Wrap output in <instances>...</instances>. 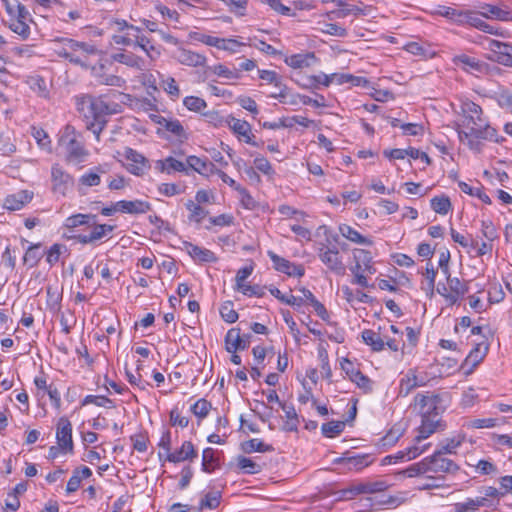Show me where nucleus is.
<instances>
[{
    "label": "nucleus",
    "instance_id": "obj_1",
    "mask_svg": "<svg viewBox=\"0 0 512 512\" xmlns=\"http://www.w3.org/2000/svg\"><path fill=\"white\" fill-rule=\"evenodd\" d=\"M107 96L95 97L85 94L76 98L77 110L84 117L87 129L93 132L97 141H100V134L107 124V117L122 111L121 104L107 101Z\"/></svg>",
    "mask_w": 512,
    "mask_h": 512
},
{
    "label": "nucleus",
    "instance_id": "obj_2",
    "mask_svg": "<svg viewBox=\"0 0 512 512\" xmlns=\"http://www.w3.org/2000/svg\"><path fill=\"white\" fill-rule=\"evenodd\" d=\"M64 227L71 232L66 236L67 239L74 240L82 245L96 244L115 229L114 225L99 224L97 215L90 213H78L67 217Z\"/></svg>",
    "mask_w": 512,
    "mask_h": 512
},
{
    "label": "nucleus",
    "instance_id": "obj_3",
    "mask_svg": "<svg viewBox=\"0 0 512 512\" xmlns=\"http://www.w3.org/2000/svg\"><path fill=\"white\" fill-rule=\"evenodd\" d=\"M58 146L68 164H80L86 161L89 156V151L85 148L81 134L76 131L74 126L69 124L61 130Z\"/></svg>",
    "mask_w": 512,
    "mask_h": 512
},
{
    "label": "nucleus",
    "instance_id": "obj_4",
    "mask_svg": "<svg viewBox=\"0 0 512 512\" xmlns=\"http://www.w3.org/2000/svg\"><path fill=\"white\" fill-rule=\"evenodd\" d=\"M61 42L63 45L57 50L58 56L85 69L90 67V56L99 53L95 45L87 42H79L70 38H63Z\"/></svg>",
    "mask_w": 512,
    "mask_h": 512
},
{
    "label": "nucleus",
    "instance_id": "obj_5",
    "mask_svg": "<svg viewBox=\"0 0 512 512\" xmlns=\"http://www.w3.org/2000/svg\"><path fill=\"white\" fill-rule=\"evenodd\" d=\"M459 140L468 146V148L476 153H480L483 148L482 140L502 142L503 137L499 138L497 130L490 126L487 121L482 125H473L465 129L458 130Z\"/></svg>",
    "mask_w": 512,
    "mask_h": 512
},
{
    "label": "nucleus",
    "instance_id": "obj_6",
    "mask_svg": "<svg viewBox=\"0 0 512 512\" xmlns=\"http://www.w3.org/2000/svg\"><path fill=\"white\" fill-rule=\"evenodd\" d=\"M1 2L12 21L10 29L23 38H27L30 33L28 25L30 13L27 8L18 0H1Z\"/></svg>",
    "mask_w": 512,
    "mask_h": 512
},
{
    "label": "nucleus",
    "instance_id": "obj_7",
    "mask_svg": "<svg viewBox=\"0 0 512 512\" xmlns=\"http://www.w3.org/2000/svg\"><path fill=\"white\" fill-rule=\"evenodd\" d=\"M353 259L355 264L350 267V271L354 276L352 283L361 287H368V280L365 274L372 275L376 272L371 253L364 249H354Z\"/></svg>",
    "mask_w": 512,
    "mask_h": 512
},
{
    "label": "nucleus",
    "instance_id": "obj_8",
    "mask_svg": "<svg viewBox=\"0 0 512 512\" xmlns=\"http://www.w3.org/2000/svg\"><path fill=\"white\" fill-rule=\"evenodd\" d=\"M385 480L353 482L348 487L335 492L336 500H350L361 494H374L387 490L390 487Z\"/></svg>",
    "mask_w": 512,
    "mask_h": 512
},
{
    "label": "nucleus",
    "instance_id": "obj_9",
    "mask_svg": "<svg viewBox=\"0 0 512 512\" xmlns=\"http://www.w3.org/2000/svg\"><path fill=\"white\" fill-rule=\"evenodd\" d=\"M427 473L435 474L442 477L445 474H456L460 467L451 458L441 454V452L434 451V453L428 457H425Z\"/></svg>",
    "mask_w": 512,
    "mask_h": 512
},
{
    "label": "nucleus",
    "instance_id": "obj_10",
    "mask_svg": "<svg viewBox=\"0 0 512 512\" xmlns=\"http://www.w3.org/2000/svg\"><path fill=\"white\" fill-rule=\"evenodd\" d=\"M441 398L438 394L426 392L418 393L414 397L413 408L416 410L421 417L432 416L438 412Z\"/></svg>",
    "mask_w": 512,
    "mask_h": 512
},
{
    "label": "nucleus",
    "instance_id": "obj_11",
    "mask_svg": "<svg viewBox=\"0 0 512 512\" xmlns=\"http://www.w3.org/2000/svg\"><path fill=\"white\" fill-rule=\"evenodd\" d=\"M52 191L65 196L74 185V178L65 171L59 164L51 167Z\"/></svg>",
    "mask_w": 512,
    "mask_h": 512
},
{
    "label": "nucleus",
    "instance_id": "obj_12",
    "mask_svg": "<svg viewBox=\"0 0 512 512\" xmlns=\"http://www.w3.org/2000/svg\"><path fill=\"white\" fill-rule=\"evenodd\" d=\"M57 444L62 448L63 454H72L74 443L72 439V424L65 416L60 417L56 425Z\"/></svg>",
    "mask_w": 512,
    "mask_h": 512
},
{
    "label": "nucleus",
    "instance_id": "obj_13",
    "mask_svg": "<svg viewBox=\"0 0 512 512\" xmlns=\"http://www.w3.org/2000/svg\"><path fill=\"white\" fill-rule=\"evenodd\" d=\"M445 275L447 278L449 293L441 292L440 285L437 287V292L445 298L448 304L453 305L468 292V285L457 277H451L450 272Z\"/></svg>",
    "mask_w": 512,
    "mask_h": 512
},
{
    "label": "nucleus",
    "instance_id": "obj_14",
    "mask_svg": "<svg viewBox=\"0 0 512 512\" xmlns=\"http://www.w3.org/2000/svg\"><path fill=\"white\" fill-rule=\"evenodd\" d=\"M123 156L127 161V170L133 175L142 176L150 167L148 160L130 147L124 149Z\"/></svg>",
    "mask_w": 512,
    "mask_h": 512
},
{
    "label": "nucleus",
    "instance_id": "obj_15",
    "mask_svg": "<svg viewBox=\"0 0 512 512\" xmlns=\"http://www.w3.org/2000/svg\"><path fill=\"white\" fill-rule=\"evenodd\" d=\"M446 424L441 420L439 413L432 416H423L421 425L418 428V434L415 436L417 442H422L436 431H442Z\"/></svg>",
    "mask_w": 512,
    "mask_h": 512
},
{
    "label": "nucleus",
    "instance_id": "obj_16",
    "mask_svg": "<svg viewBox=\"0 0 512 512\" xmlns=\"http://www.w3.org/2000/svg\"><path fill=\"white\" fill-rule=\"evenodd\" d=\"M318 256L322 263L334 273L338 275H343L345 273V266L336 247H322L319 249Z\"/></svg>",
    "mask_w": 512,
    "mask_h": 512
},
{
    "label": "nucleus",
    "instance_id": "obj_17",
    "mask_svg": "<svg viewBox=\"0 0 512 512\" xmlns=\"http://www.w3.org/2000/svg\"><path fill=\"white\" fill-rule=\"evenodd\" d=\"M488 352V344L485 341L476 343L475 347L467 355L461 364V370L465 375L471 374L475 367L479 365Z\"/></svg>",
    "mask_w": 512,
    "mask_h": 512
},
{
    "label": "nucleus",
    "instance_id": "obj_18",
    "mask_svg": "<svg viewBox=\"0 0 512 512\" xmlns=\"http://www.w3.org/2000/svg\"><path fill=\"white\" fill-rule=\"evenodd\" d=\"M334 463L341 465L344 470L359 471L369 466L372 459L368 454L351 455L350 452H346L342 457L336 458Z\"/></svg>",
    "mask_w": 512,
    "mask_h": 512
},
{
    "label": "nucleus",
    "instance_id": "obj_19",
    "mask_svg": "<svg viewBox=\"0 0 512 512\" xmlns=\"http://www.w3.org/2000/svg\"><path fill=\"white\" fill-rule=\"evenodd\" d=\"M488 49L491 52L490 59L509 66L512 63V45L498 40H489Z\"/></svg>",
    "mask_w": 512,
    "mask_h": 512
},
{
    "label": "nucleus",
    "instance_id": "obj_20",
    "mask_svg": "<svg viewBox=\"0 0 512 512\" xmlns=\"http://www.w3.org/2000/svg\"><path fill=\"white\" fill-rule=\"evenodd\" d=\"M89 69H90L91 75L101 85L121 88L126 83L125 80L120 76L113 75V74H107L105 72L106 66L102 62H99L93 66L90 65Z\"/></svg>",
    "mask_w": 512,
    "mask_h": 512
},
{
    "label": "nucleus",
    "instance_id": "obj_21",
    "mask_svg": "<svg viewBox=\"0 0 512 512\" xmlns=\"http://www.w3.org/2000/svg\"><path fill=\"white\" fill-rule=\"evenodd\" d=\"M267 254L273 263V267L277 271L287 274L288 276L302 277L304 275L305 270L302 265H296L271 250L268 251Z\"/></svg>",
    "mask_w": 512,
    "mask_h": 512
},
{
    "label": "nucleus",
    "instance_id": "obj_22",
    "mask_svg": "<svg viewBox=\"0 0 512 512\" xmlns=\"http://www.w3.org/2000/svg\"><path fill=\"white\" fill-rule=\"evenodd\" d=\"M229 128L236 134L239 138H243V140L252 146L258 147L259 144L254 141V135L251 132V125L245 121L237 119L231 115L227 117V124Z\"/></svg>",
    "mask_w": 512,
    "mask_h": 512
},
{
    "label": "nucleus",
    "instance_id": "obj_23",
    "mask_svg": "<svg viewBox=\"0 0 512 512\" xmlns=\"http://www.w3.org/2000/svg\"><path fill=\"white\" fill-rule=\"evenodd\" d=\"M461 108L464 116L462 129L470 127V125H482V122L486 121L482 116V108L478 104L466 101L462 103Z\"/></svg>",
    "mask_w": 512,
    "mask_h": 512
},
{
    "label": "nucleus",
    "instance_id": "obj_24",
    "mask_svg": "<svg viewBox=\"0 0 512 512\" xmlns=\"http://www.w3.org/2000/svg\"><path fill=\"white\" fill-rule=\"evenodd\" d=\"M453 63L464 71L478 75L486 71V64L475 57L460 54L453 58Z\"/></svg>",
    "mask_w": 512,
    "mask_h": 512
},
{
    "label": "nucleus",
    "instance_id": "obj_25",
    "mask_svg": "<svg viewBox=\"0 0 512 512\" xmlns=\"http://www.w3.org/2000/svg\"><path fill=\"white\" fill-rule=\"evenodd\" d=\"M187 168L191 169L202 176L209 177L216 172V166L207 158H200L195 155H190L186 158Z\"/></svg>",
    "mask_w": 512,
    "mask_h": 512
},
{
    "label": "nucleus",
    "instance_id": "obj_26",
    "mask_svg": "<svg viewBox=\"0 0 512 512\" xmlns=\"http://www.w3.org/2000/svg\"><path fill=\"white\" fill-rule=\"evenodd\" d=\"M426 385V378L418 376L414 370H409L400 380L399 396L406 397L410 392L417 388Z\"/></svg>",
    "mask_w": 512,
    "mask_h": 512
},
{
    "label": "nucleus",
    "instance_id": "obj_27",
    "mask_svg": "<svg viewBox=\"0 0 512 512\" xmlns=\"http://www.w3.org/2000/svg\"><path fill=\"white\" fill-rule=\"evenodd\" d=\"M110 57L113 62L121 63L130 68H134L139 71H143L145 69L144 60L130 51L120 50L111 54Z\"/></svg>",
    "mask_w": 512,
    "mask_h": 512
},
{
    "label": "nucleus",
    "instance_id": "obj_28",
    "mask_svg": "<svg viewBox=\"0 0 512 512\" xmlns=\"http://www.w3.org/2000/svg\"><path fill=\"white\" fill-rule=\"evenodd\" d=\"M33 198V193L28 190H21L4 198L3 206L10 211L22 209Z\"/></svg>",
    "mask_w": 512,
    "mask_h": 512
},
{
    "label": "nucleus",
    "instance_id": "obj_29",
    "mask_svg": "<svg viewBox=\"0 0 512 512\" xmlns=\"http://www.w3.org/2000/svg\"><path fill=\"white\" fill-rule=\"evenodd\" d=\"M458 17L459 23H467L489 34L494 33L493 28L482 19L483 16L481 15V11L479 13L474 11H464L459 13Z\"/></svg>",
    "mask_w": 512,
    "mask_h": 512
},
{
    "label": "nucleus",
    "instance_id": "obj_30",
    "mask_svg": "<svg viewBox=\"0 0 512 512\" xmlns=\"http://www.w3.org/2000/svg\"><path fill=\"white\" fill-rule=\"evenodd\" d=\"M184 250L192 257L193 260L201 263H214L217 257L214 252L209 249L194 245L190 242H183Z\"/></svg>",
    "mask_w": 512,
    "mask_h": 512
},
{
    "label": "nucleus",
    "instance_id": "obj_31",
    "mask_svg": "<svg viewBox=\"0 0 512 512\" xmlns=\"http://www.w3.org/2000/svg\"><path fill=\"white\" fill-rule=\"evenodd\" d=\"M197 457V451L190 441H184L182 446L172 453H167L166 460L171 463H179L186 460H193Z\"/></svg>",
    "mask_w": 512,
    "mask_h": 512
},
{
    "label": "nucleus",
    "instance_id": "obj_32",
    "mask_svg": "<svg viewBox=\"0 0 512 512\" xmlns=\"http://www.w3.org/2000/svg\"><path fill=\"white\" fill-rule=\"evenodd\" d=\"M151 210V204L143 200H120L118 201V211L127 214H144Z\"/></svg>",
    "mask_w": 512,
    "mask_h": 512
},
{
    "label": "nucleus",
    "instance_id": "obj_33",
    "mask_svg": "<svg viewBox=\"0 0 512 512\" xmlns=\"http://www.w3.org/2000/svg\"><path fill=\"white\" fill-rule=\"evenodd\" d=\"M176 59L181 64L191 67H201L206 63V57L204 55L187 49L178 50Z\"/></svg>",
    "mask_w": 512,
    "mask_h": 512
},
{
    "label": "nucleus",
    "instance_id": "obj_34",
    "mask_svg": "<svg viewBox=\"0 0 512 512\" xmlns=\"http://www.w3.org/2000/svg\"><path fill=\"white\" fill-rule=\"evenodd\" d=\"M464 440L465 435L458 433L441 441L436 451L441 452V454L445 456L456 454L457 449L462 445Z\"/></svg>",
    "mask_w": 512,
    "mask_h": 512
},
{
    "label": "nucleus",
    "instance_id": "obj_35",
    "mask_svg": "<svg viewBox=\"0 0 512 512\" xmlns=\"http://www.w3.org/2000/svg\"><path fill=\"white\" fill-rule=\"evenodd\" d=\"M156 168L167 174H171L172 172H184L187 175L189 174L186 164L171 156L163 160H158L156 162Z\"/></svg>",
    "mask_w": 512,
    "mask_h": 512
},
{
    "label": "nucleus",
    "instance_id": "obj_36",
    "mask_svg": "<svg viewBox=\"0 0 512 512\" xmlns=\"http://www.w3.org/2000/svg\"><path fill=\"white\" fill-rule=\"evenodd\" d=\"M485 505H488L486 498H467L463 502L453 504L452 512H477Z\"/></svg>",
    "mask_w": 512,
    "mask_h": 512
},
{
    "label": "nucleus",
    "instance_id": "obj_37",
    "mask_svg": "<svg viewBox=\"0 0 512 512\" xmlns=\"http://www.w3.org/2000/svg\"><path fill=\"white\" fill-rule=\"evenodd\" d=\"M92 475V471L87 466L78 467L73 471L72 476L68 480L66 486L67 493H73L77 491L81 485L83 479H87Z\"/></svg>",
    "mask_w": 512,
    "mask_h": 512
},
{
    "label": "nucleus",
    "instance_id": "obj_38",
    "mask_svg": "<svg viewBox=\"0 0 512 512\" xmlns=\"http://www.w3.org/2000/svg\"><path fill=\"white\" fill-rule=\"evenodd\" d=\"M336 5L338 7H341V9L339 11L333 12L336 15V17H338V18H345L348 15H354V16L367 15V10L370 8L369 6H365V5L359 6V5L348 4L347 2H345L343 0H338L336 2Z\"/></svg>",
    "mask_w": 512,
    "mask_h": 512
},
{
    "label": "nucleus",
    "instance_id": "obj_39",
    "mask_svg": "<svg viewBox=\"0 0 512 512\" xmlns=\"http://www.w3.org/2000/svg\"><path fill=\"white\" fill-rule=\"evenodd\" d=\"M339 232L343 237H345L347 240L353 243L366 246H370L373 244L371 239L361 235L357 230H355L348 224H340Z\"/></svg>",
    "mask_w": 512,
    "mask_h": 512
},
{
    "label": "nucleus",
    "instance_id": "obj_40",
    "mask_svg": "<svg viewBox=\"0 0 512 512\" xmlns=\"http://www.w3.org/2000/svg\"><path fill=\"white\" fill-rule=\"evenodd\" d=\"M362 339L366 345L371 347L373 352H381L385 348L384 338L379 332L372 329L362 331Z\"/></svg>",
    "mask_w": 512,
    "mask_h": 512
},
{
    "label": "nucleus",
    "instance_id": "obj_41",
    "mask_svg": "<svg viewBox=\"0 0 512 512\" xmlns=\"http://www.w3.org/2000/svg\"><path fill=\"white\" fill-rule=\"evenodd\" d=\"M106 173V169L102 165H98L79 178V183L86 187L98 186L101 183V174Z\"/></svg>",
    "mask_w": 512,
    "mask_h": 512
},
{
    "label": "nucleus",
    "instance_id": "obj_42",
    "mask_svg": "<svg viewBox=\"0 0 512 512\" xmlns=\"http://www.w3.org/2000/svg\"><path fill=\"white\" fill-rule=\"evenodd\" d=\"M226 350L229 353H235L237 350H244L245 343L241 345V335L239 328L230 329L225 336Z\"/></svg>",
    "mask_w": 512,
    "mask_h": 512
},
{
    "label": "nucleus",
    "instance_id": "obj_43",
    "mask_svg": "<svg viewBox=\"0 0 512 512\" xmlns=\"http://www.w3.org/2000/svg\"><path fill=\"white\" fill-rule=\"evenodd\" d=\"M241 448L245 453H253V452H272L274 451V447L271 444L264 443L261 439L253 438L248 441H245L241 444Z\"/></svg>",
    "mask_w": 512,
    "mask_h": 512
},
{
    "label": "nucleus",
    "instance_id": "obj_44",
    "mask_svg": "<svg viewBox=\"0 0 512 512\" xmlns=\"http://www.w3.org/2000/svg\"><path fill=\"white\" fill-rule=\"evenodd\" d=\"M220 466L219 458L215 455V450L207 447L202 453V470L211 473Z\"/></svg>",
    "mask_w": 512,
    "mask_h": 512
},
{
    "label": "nucleus",
    "instance_id": "obj_45",
    "mask_svg": "<svg viewBox=\"0 0 512 512\" xmlns=\"http://www.w3.org/2000/svg\"><path fill=\"white\" fill-rule=\"evenodd\" d=\"M186 209L190 212L188 219L191 222H194L196 224H200L208 215V211L201 207L199 204H196L192 200H188L185 203Z\"/></svg>",
    "mask_w": 512,
    "mask_h": 512
},
{
    "label": "nucleus",
    "instance_id": "obj_46",
    "mask_svg": "<svg viewBox=\"0 0 512 512\" xmlns=\"http://www.w3.org/2000/svg\"><path fill=\"white\" fill-rule=\"evenodd\" d=\"M26 83L39 97L48 98L49 90L45 80L39 75H32L27 78Z\"/></svg>",
    "mask_w": 512,
    "mask_h": 512
},
{
    "label": "nucleus",
    "instance_id": "obj_47",
    "mask_svg": "<svg viewBox=\"0 0 512 512\" xmlns=\"http://www.w3.org/2000/svg\"><path fill=\"white\" fill-rule=\"evenodd\" d=\"M237 466L246 474H258L264 467L263 464L245 456H239L237 458Z\"/></svg>",
    "mask_w": 512,
    "mask_h": 512
},
{
    "label": "nucleus",
    "instance_id": "obj_48",
    "mask_svg": "<svg viewBox=\"0 0 512 512\" xmlns=\"http://www.w3.org/2000/svg\"><path fill=\"white\" fill-rule=\"evenodd\" d=\"M31 134L41 149L46 150L47 152L52 151L51 139L43 128L33 126L31 128Z\"/></svg>",
    "mask_w": 512,
    "mask_h": 512
},
{
    "label": "nucleus",
    "instance_id": "obj_49",
    "mask_svg": "<svg viewBox=\"0 0 512 512\" xmlns=\"http://www.w3.org/2000/svg\"><path fill=\"white\" fill-rule=\"evenodd\" d=\"M41 243L31 244L23 257V263L29 267H35L42 258V254L39 252Z\"/></svg>",
    "mask_w": 512,
    "mask_h": 512
},
{
    "label": "nucleus",
    "instance_id": "obj_50",
    "mask_svg": "<svg viewBox=\"0 0 512 512\" xmlns=\"http://www.w3.org/2000/svg\"><path fill=\"white\" fill-rule=\"evenodd\" d=\"M221 501V493L219 491L207 492L200 500L199 510L215 509Z\"/></svg>",
    "mask_w": 512,
    "mask_h": 512
},
{
    "label": "nucleus",
    "instance_id": "obj_51",
    "mask_svg": "<svg viewBox=\"0 0 512 512\" xmlns=\"http://www.w3.org/2000/svg\"><path fill=\"white\" fill-rule=\"evenodd\" d=\"M458 185L462 192H464L468 195L477 197L485 204H491L490 197L483 191L482 187H480V186L473 187L465 182H459Z\"/></svg>",
    "mask_w": 512,
    "mask_h": 512
},
{
    "label": "nucleus",
    "instance_id": "obj_52",
    "mask_svg": "<svg viewBox=\"0 0 512 512\" xmlns=\"http://www.w3.org/2000/svg\"><path fill=\"white\" fill-rule=\"evenodd\" d=\"M431 208L438 214L446 215L451 209V201L448 196H435L431 199Z\"/></svg>",
    "mask_w": 512,
    "mask_h": 512
},
{
    "label": "nucleus",
    "instance_id": "obj_53",
    "mask_svg": "<svg viewBox=\"0 0 512 512\" xmlns=\"http://www.w3.org/2000/svg\"><path fill=\"white\" fill-rule=\"evenodd\" d=\"M315 56L313 53L307 54H294L288 58H286L285 62L288 66L299 69L303 67L309 66V59H314Z\"/></svg>",
    "mask_w": 512,
    "mask_h": 512
},
{
    "label": "nucleus",
    "instance_id": "obj_54",
    "mask_svg": "<svg viewBox=\"0 0 512 512\" xmlns=\"http://www.w3.org/2000/svg\"><path fill=\"white\" fill-rule=\"evenodd\" d=\"M398 474L403 475L404 477H409V478L428 474L425 458H423L419 462L411 464L407 468L401 470Z\"/></svg>",
    "mask_w": 512,
    "mask_h": 512
},
{
    "label": "nucleus",
    "instance_id": "obj_55",
    "mask_svg": "<svg viewBox=\"0 0 512 512\" xmlns=\"http://www.w3.org/2000/svg\"><path fill=\"white\" fill-rule=\"evenodd\" d=\"M342 292H343L345 299L349 303H352L354 301H357L359 303H370L371 302V297L369 295H367L366 293L359 291V290L354 292L348 286H343Z\"/></svg>",
    "mask_w": 512,
    "mask_h": 512
},
{
    "label": "nucleus",
    "instance_id": "obj_56",
    "mask_svg": "<svg viewBox=\"0 0 512 512\" xmlns=\"http://www.w3.org/2000/svg\"><path fill=\"white\" fill-rule=\"evenodd\" d=\"M345 428L344 421H330L328 423H324L321 427L322 434L325 437L333 438L339 435Z\"/></svg>",
    "mask_w": 512,
    "mask_h": 512
},
{
    "label": "nucleus",
    "instance_id": "obj_57",
    "mask_svg": "<svg viewBox=\"0 0 512 512\" xmlns=\"http://www.w3.org/2000/svg\"><path fill=\"white\" fill-rule=\"evenodd\" d=\"M67 252V247L64 244L55 243L46 252V261L50 266L55 265L62 253Z\"/></svg>",
    "mask_w": 512,
    "mask_h": 512
},
{
    "label": "nucleus",
    "instance_id": "obj_58",
    "mask_svg": "<svg viewBox=\"0 0 512 512\" xmlns=\"http://www.w3.org/2000/svg\"><path fill=\"white\" fill-rule=\"evenodd\" d=\"M135 38L136 45L145 51L148 57L155 59L160 55V51L153 45H150V40L147 37L135 35Z\"/></svg>",
    "mask_w": 512,
    "mask_h": 512
},
{
    "label": "nucleus",
    "instance_id": "obj_59",
    "mask_svg": "<svg viewBox=\"0 0 512 512\" xmlns=\"http://www.w3.org/2000/svg\"><path fill=\"white\" fill-rule=\"evenodd\" d=\"M270 293L276 297L278 300H280L283 303H286L291 306H301L303 303L302 297H297L292 294L285 295L282 294L281 291L278 288H271Z\"/></svg>",
    "mask_w": 512,
    "mask_h": 512
},
{
    "label": "nucleus",
    "instance_id": "obj_60",
    "mask_svg": "<svg viewBox=\"0 0 512 512\" xmlns=\"http://www.w3.org/2000/svg\"><path fill=\"white\" fill-rule=\"evenodd\" d=\"M254 167L269 178H273L275 171L271 163L265 157L259 155L253 161Z\"/></svg>",
    "mask_w": 512,
    "mask_h": 512
},
{
    "label": "nucleus",
    "instance_id": "obj_61",
    "mask_svg": "<svg viewBox=\"0 0 512 512\" xmlns=\"http://www.w3.org/2000/svg\"><path fill=\"white\" fill-rule=\"evenodd\" d=\"M483 495L478 496V498H486L488 505H485V508H490L495 505V501L498 502L499 498L504 495V493L500 492L497 488L488 486L484 487L482 491Z\"/></svg>",
    "mask_w": 512,
    "mask_h": 512
},
{
    "label": "nucleus",
    "instance_id": "obj_62",
    "mask_svg": "<svg viewBox=\"0 0 512 512\" xmlns=\"http://www.w3.org/2000/svg\"><path fill=\"white\" fill-rule=\"evenodd\" d=\"M220 315L225 322L230 324L238 320V313L233 309L231 301H226L221 305Z\"/></svg>",
    "mask_w": 512,
    "mask_h": 512
},
{
    "label": "nucleus",
    "instance_id": "obj_63",
    "mask_svg": "<svg viewBox=\"0 0 512 512\" xmlns=\"http://www.w3.org/2000/svg\"><path fill=\"white\" fill-rule=\"evenodd\" d=\"M353 383L357 385L359 389H361L364 393H370L373 390V382L372 380L364 375L361 371L351 379Z\"/></svg>",
    "mask_w": 512,
    "mask_h": 512
},
{
    "label": "nucleus",
    "instance_id": "obj_64",
    "mask_svg": "<svg viewBox=\"0 0 512 512\" xmlns=\"http://www.w3.org/2000/svg\"><path fill=\"white\" fill-rule=\"evenodd\" d=\"M211 410V403L206 399H199L191 407L192 413L200 419L205 418Z\"/></svg>",
    "mask_w": 512,
    "mask_h": 512
}]
</instances>
